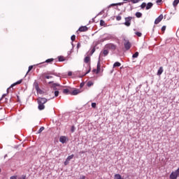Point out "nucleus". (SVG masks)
<instances>
[{
	"instance_id": "1",
	"label": "nucleus",
	"mask_w": 179,
	"mask_h": 179,
	"mask_svg": "<svg viewBox=\"0 0 179 179\" xmlns=\"http://www.w3.org/2000/svg\"><path fill=\"white\" fill-rule=\"evenodd\" d=\"M37 101L38 104V110H44V108H45V106H44V104H45V103L48 101V99H47L46 98L38 97Z\"/></svg>"
},
{
	"instance_id": "2",
	"label": "nucleus",
	"mask_w": 179,
	"mask_h": 179,
	"mask_svg": "<svg viewBox=\"0 0 179 179\" xmlns=\"http://www.w3.org/2000/svg\"><path fill=\"white\" fill-rule=\"evenodd\" d=\"M105 47L107 50H111L112 51H115L117 49V46L113 43H108Z\"/></svg>"
},
{
	"instance_id": "3",
	"label": "nucleus",
	"mask_w": 179,
	"mask_h": 179,
	"mask_svg": "<svg viewBox=\"0 0 179 179\" xmlns=\"http://www.w3.org/2000/svg\"><path fill=\"white\" fill-rule=\"evenodd\" d=\"M22 82H23V80H20L17 81L16 83L12 84L10 85V87L7 89V93H9V90H10V89H12V87H14V86H16V85H20V83H22Z\"/></svg>"
},
{
	"instance_id": "4",
	"label": "nucleus",
	"mask_w": 179,
	"mask_h": 179,
	"mask_svg": "<svg viewBox=\"0 0 179 179\" xmlns=\"http://www.w3.org/2000/svg\"><path fill=\"white\" fill-rule=\"evenodd\" d=\"M131 20H132V17H125V22H124L125 26H127L128 27L129 26H131Z\"/></svg>"
},
{
	"instance_id": "5",
	"label": "nucleus",
	"mask_w": 179,
	"mask_h": 179,
	"mask_svg": "<svg viewBox=\"0 0 179 179\" xmlns=\"http://www.w3.org/2000/svg\"><path fill=\"white\" fill-rule=\"evenodd\" d=\"M163 20V15H160L155 21V24H159Z\"/></svg>"
},
{
	"instance_id": "6",
	"label": "nucleus",
	"mask_w": 179,
	"mask_h": 179,
	"mask_svg": "<svg viewBox=\"0 0 179 179\" xmlns=\"http://www.w3.org/2000/svg\"><path fill=\"white\" fill-rule=\"evenodd\" d=\"M66 141H68V138H66V136H62L59 138V142H61L62 143H66Z\"/></svg>"
},
{
	"instance_id": "7",
	"label": "nucleus",
	"mask_w": 179,
	"mask_h": 179,
	"mask_svg": "<svg viewBox=\"0 0 179 179\" xmlns=\"http://www.w3.org/2000/svg\"><path fill=\"white\" fill-rule=\"evenodd\" d=\"M101 64L100 63V59H99V61H98V63H97L96 74L100 73V71H101Z\"/></svg>"
},
{
	"instance_id": "8",
	"label": "nucleus",
	"mask_w": 179,
	"mask_h": 179,
	"mask_svg": "<svg viewBox=\"0 0 179 179\" xmlns=\"http://www.w3.org/2000/svg\"><path fill=\"white\" fill-rule=\"evenodd\" d=\"M87 30H88V28H87V27H86V26L80 27L78 29V31H80V32L87 31Z\"/></svg>"
},
{
	"instance_id": "9",
	"label": "nucleus",
	"mask_w": 179,
	"mask_h": 179,
	"mask_svg": "<svg viewBox=\"0 0 179 179\" xmlns=\"http://www.w3.org/2000/svg\"><path fill=\"white\" fill-rule=\"evenodd\" d=\"M79 93H80V90H74L73 92H70V94H72V96H76V94H79Z\"/></svg>"
},
{
	"instance_id": "10",
	"label": "nucleus",
	"mask_w": 179,
	"mask_h": 179,
	"mask_svg": "<svg viewBox=\"0 0 179 179\" xmlns=\"http://www.w3.org/2000/svg\"><path fill=\"white\" fill-rule=\"evenodd\" d=\"M124 48L126 50H129V48H131V43H129V41H127L124 43Z\"/></svg>"
},
{
	"instance_id": "11",
	"label": "nucleus",
	"mask_w": 179,
	"mask_h": 179,
	"mask_svg": "<svg viewBox=\"0 0 179 179\" xmlns=\"http://www.w3.org/2000/svg\"><path fill=\"white\" fill-rule=\"evenodd\" d=\"M153 6V3L150 2L148 3V4L146 5L145 8L147 10H149V9H151V8Z\"/></svg>"
},
{
	"instance_id": "12",
	"label": "nucleus",
	"mask_w": 179,
	"mask_h": 179,
	"mask_svg": "<svg viewBox=\"0 0 179 179\" xmlns=\"http://www.w3.org/2000/svg\"><path fill=\"white\" fill-rule=\"evenodd\" d=\"M163 67H159V70H158V71H157V75L158 76H160V75H162V73H163Z\"/></svg>"
},
{
	"instance_id": "13",
	"label": "nucleus",
	"mask_w": 179,
	"mask_h": 179,
	"mask_svg": "<svg viewBox=\"0 0 179 179\" xmlns=\"http://www.w3.org/2000/svg\"><path fill=\"white\" fill-rule=\"evenodd\" d=\"M42 76H43V78L44 79H51V78H52V76H47L46 73H43V74L42 75Z\"/></svg>"
},
{
	"instance_id": "14",
	"label": "nucleus",
	"mask_w": 179,
	"mask_h": 179,
	"mask_svg": "<svg viewBox=\"0 0 179 179\" xmlns=\"http://www.w3.org/2000/svg\"><path fill=\"white\" fill-rule=\"evenodd\" d=\"M34 87H35L36 90L37 89H40V86H39V85H38V82L35 81V82L34 83Z\"/></svg>"
},
{
	"instance_id": "15",
	"label": "nucleus",
	"mask_w": 179,
	"mask_h": 179,
	"mask_svg": "<svg viewBox=\"0 0 179 179\" xmlns=\"http://www.w3.org/2000/svg\"><path fill=\"white\" fill-rule=\"evenodd\" d=\"M84 62H85V64H89V62H90V57L89 56L85 57Z\"/></svg>"
},
{
	"instance_id": "16",
	"label": "nucleus",
	"mask_w": 179,
	"mask_h": 179,
	"mask_svg": "<svg viewBox=\"0 0 179 179\" xmlns=\"http://www.w3.org/2000/svg\"><path fill=\"white\" fill-rule=\"evenodd\" d=\"M64 94H71V92L68 89L63 90Z\"/></svg>"
},
{
	"instance_id": "17",
	"label": "nucleus",
	"mask_w": 179,
	"mask_h": 179,
	"mask_svg": "<svg viewBox=\"0 0 179 179\" xmlns=\"http://www.w3.org/2000/svg\"><path fill=\"white\" fill-rule=\"evenodd\" d=\"M121 5H122V3H112L109 6V8L111 6H121Z\"/></svg>"
},
{
	"instance_id": "18",
	"label": "nucleus",
	"mask_w": 179,
	"mask_h": 179,
	"mask_svg": "<svg viewBox=\"0 0 179 179\" xmlns=\"http://www.w3.org/2000/svg\"><path fill=\"white\" fill-rule=\"evenodd\" d=\"M58 60L59 62H64V61H65V57H64V56H59L58 57Z\"/></svg>"
},
{
	"instance_id": "19",
	"label": "nucleus",
	"mask_w": 179,
	"mask_h": 179,
	"mask_svg": "<svg viewBox=\"0 0 179 179\" xmlns=\"http://www.w3.org/2000/svg\"><path fill=\"white\" fill-rule=\"evenodd\" d=\"M117 67L121 66V63H120L118 62H115V64H113V68H117Z\"/></svg>"
},
{
	"instance_id": "20",
	"label": "nucleus",
	"mask_w": 179,
	"mask_h": 179,
	"mask_svg": "<svg viewBox=\"0 0 179 179\" xmlns=\"http://www.w3.org/2000/svg\"><path fill=\"white\" fill-rule=\"evenodd\" d=\"M36 92L38 93L39 94H44V91L42 90L41 89H40V88H38L36 90Z\"/></svg>"
},
{
	"instance_id": "21",
	"label": "nucleus",
	"mask_w": 179,
	"mask_h": 179,
	"mask_svg": "<svg viewBox=\"0 0 179 179\" xmlns=\"http://www.w3.org/2000/svg\"><path fill=\"white\" fill-rule=\"evenodd\" d=\"M179 3V0H174L173 3V6H174V8H176Z\"/></svg>"
},
{
	"instance_id": "22",
	"label": "nucleus",
	"mask_w": 179,
	"mask_h": 179,
	"mask_svg": "<svg viewBox=\"0 0 179 179\" xmlns=\"http://www.w3.org/2000/svg\"><path fill=\"white\" fill-rule=\"evenodd\" d=\"M73 155H70V156H69L67 158H66V160H67V162H71V160H72V159H73Z\"/></svg>"
},
{
	"instance_id": "23",
	"label": "nucleus",
	"mask_w": 179,
	"mask_h": 179,
	"mask_svg": "<svg viewBox=\"0 0 179 179\" xmlns=\"http://www.w3.org/2000/svg\"><path fill=\"white\" fill-rule=\"evenodd\" d=\"M54 61V59L50 58V59H48L47 60H45V62H46L47 64H51V62H52Z\"/></svg>"
},
{
	"instance_id": "24",
	"label": "nucleus",
	"mask_w": 179,
	"mask_h": 179,
	"mask_svg": "<svg viewBox=\"0 0 179 179\" xmlns=\"http://www.w3.org/2000/svg\"><path fill=\"white\" fill-rule=\"evenodd\" d=\"M52 94H55V97H58V95L59 94V91L52 92Z\"/></svg>"
},
{
	"instance_id": "25",
	"label": "nucleus",
	"mask_w": 179,
	"mask_h": 179,
	"mask_svg": "<svg viewBox=\"0 0 179 179\" xmlns=\"http://www.w3.org/2000/svg\"><path fill=\"white\" fill-rule=\"evenodd\" d=\"M93 85H94V83L92 81H88L87 83V86L88 87H90L91 86H93Z\"/></svg>"
},
{
	"instance_id": "26",
	"label": "nucleus",
	"mask_w": 179,
	"mask_h": 179,
	"mask_svg": "<svg viewBox=\"0 0 179 179\" xmlns=\"http://www.w3.org/2000/svg\"><path fill=\"white\" fill-rule=\"evenodd\" d=\"M115 179H122V177L120 174H115Z\"/></svg>"
},
{
	"instance_id": "27",
	"label": "nucleus",
	"mask_w": 179,
	"mask_h": 179,
	"mask_svg": "<svg viewBox=\"0 0 179 179\" xmlns=\"http://www.w3.org/2000/svg\"><path fill=\"white\" fill-rule=\"evenodd\" d=\"M136 17H142V13H140V12H137V13H136Z\"/></svg>"
},
{
	"instance_id": "28",
	"label": "nucleus",
	"mask_w": 179,
	"mask_h": 179,
	"mask_svg": "<svg viewBox=\"0 0 179 179\" xmlns=\"http://www.w3.org/2000/svg\"><path fill=\"white\" fill-rule=\"evenodd\" d=\"M103 54L104 57L108 55V50H103Z\"/></svg>"
},
{
	"instance_id": "29",
	"label": "nucleus",
	"mask_w": 179,
	"mask_h": 179,
	"mask_svg": "<svg viewBox=\"0 0 179 179\" xmlns=\"http://www.w3.org/2000/svg\"><path fill=\"white\" fill-rule=\"evenodd\" d=\"M139 56V52H136L134 55H133V57L134 58H138V57Z\"/></svg>"
},
{
	"instance_id": "30",
	"label": "nucleus",
	"mask_w": 179,
	"mask_h": 179,
	"mask_svg": "<svg viewBox=\"0 0 179 179\" xmlns=\"http://www.w3.org/2000/svg\"><path fill=\"white\" fill-rule=\"evenodd\" d=\"M44 131V127H41L39 130L38 131V134H41Z\"/></svg>"
},
{
	"instance_id": "31",
	"label": "nucleus",
	"mask_w": 179,
	"mask_h": 179,
	"mask_svg": "<svg viewBox=\"0 0 179 179\" xmlns=\"http://www.w3.org/2000/svg\"><path fill=\"white\" fill-rule=\"evenodd\" d=\"M141 9H145V8H146V3H143L141 5Z\"/></svg>"
},
{
	"instance_id": "32",
	"label": "nucleus",
	"mask_w": 179,
	"mask_h": 179,
	"mask_svg": "<svg viewBox=\"0 0 179 179\" xmlns=\"http://www.w3.org/2000/svg\"><path fill=\"white\" fill-rule=\"evenodd\" d=\"M105 24H106V22H104V20H100V25L101 26H105Z\"/></svg>"
},
{
	"instance_id": "33",
	"label": "nucleus",
	"mask_w": 179,
	"mask_h": 179,
	"mask_svg": "<svg viewBox=\"0 0 179 179\" xmlns=\"http://www.w3.org/2000/svg\"><path fill=\"white\" fill-rule=\"evenodd\" d=\"M71 41H75V40H76V36H75V35H73V36H71Z\"/></svg>"
},
{
	"instance_id": "34",
	"label": "nucleus",
	"mask_w": 179,
	"mask_h": 179,
	"mask_svg": "<svg viewBox=\"0 0 179 179\" xmlns=\"http://www.w3.org/2000/svg\"><path fill=\"white\" fill-rule=\"evenodd\" d=\"M121 19H122V17H121V15H117V16H116V20L120 21V20H121Z\"/></svg>"
},
{
	"instance_id": "35",
	"label": "nucleus",
	"mask_w": 179,
	"mask_h": 179,
	"mask_svg": "<svg viewBox=\"0 0 179 179\" xmlns=\"http://www.w3.org/2000/svg\"><path fill=\"white\" fill-rule=\"evenodd\" d=\"M31 69H33V66H29L27 74H28L29 72H30V71H31Z\"/></svg>"
},
{
	"instance_id": "36",
	"label": "nucleus",
	"mask_w": 179,
	"mask_h": 179,
	"mask_svg": "<svg viewBox=\"0 0 179 179\" xmlns=\"http://www.w3.org/2000/svg\"><path fill=\"white\" fill-rule=\"evenodd\" d=\"M141 0H131L132 3H138Z\"/></svg>"
},
{
	"instance_id": "37",
	"label": "nucleus",
	"mask_w": 179,
	"mask_h": 179,
	"mask_svg": "<svg viewBox=\"0 0 179 179\" xmlns=\"http://www.w3.org/2000/svg\"><path fill=\"white\" fill-rule=\"evenodd\" d=\"M96 52V48H93L92 50H91V55H93V54H94V52Z\"/></svg>"
},
{
	"instance_id": "38",
	"label": "nucleus",
	"mask_w": 179,
	"mask_h": 179,
	"mask_svg": "<svg viewBox=\"0 0 179 179\" xmlns=\"http://www.w3.org/2000/svg\"><path fill=\"white\" fill-rule=\"evenodd\" d=\"M59 84L58 83H53L52 84V87H59Z\"/></svg>"
},
{
	"instance_id": "39",
	"label": "nucleus",
	"mask_w": 179,
	"mask_h": 179,
	"mask_svg": "<svg viewBox=\"0 0 179 179\" xmlns=\"http://www.w3.org/2000/svg\"><path fill=\"white\" fill-rule=\"evenodd\" d=\"M68 164H69V161H68V159H66V161L64 162V166H68Z\"/></svg>"
},
{
	"instance_id": "40",
	"label": "nucleus",
	"mask_w": 179,
	"mask_h": 179,
	"mask_svg": "<svg viewBox=\"0 0 179 179\" xmlns=\"http://www.w3.org/2000/svg\"><path fill=\"white\" fill-rule=\"evenodd\" d=\"M136 34L138 36V37H141L142 36V33L141 32H136Z\"/></svg>"
},
{
	"instance_id": "41",
	"label": "nucleus",
	"mask_w": 179,
	"mask_h": 179,
	"mask_svg": "<svg viewBox=\"0 0 179 179\" xmlns=\"http://www.w3.org/2000/svg\"><path fill=\"white\" fill-rule=\"evenodd\" d=\"M10 179H17V176H13L10 178Z\"/></svg>"
},
{
	"instance_id": "42",
	"label": "nucleus",
	"mask_w": 179,
	"mask_h": 179,
	"mask_svg": "<svg viewBox=\"0 0 179 179\" xmlns=\"http://www.w3.org/2000/svg\"><path fill=\"white\" fill-rule=\"evenodd\" d=\"M75 129H76L75 126H72L71 127V132H75Z\"/></svg>"
},
{
	"instance_id": "43",
	"label": "nucleus",
	"mask_w": 179,
	"mask_h": 179,
	"mask_svg": "<svg viewBox=\"0 0 179 179\" xmlns=\"http://www.w3.org/2000/svg\"><path fill=\"white\" fill-rule=\"evenodd\" d=\"M92 108H96V103H92Z\"/></svg>"
},
{
	"instance_id": "44",
	"label": "nucleus",
	"mask_w": 179,
	"mask_h": 179,
	"mask_svg": "<svg viewBox=\"0 0 179 179\" xmlns=\"http://www.w3.org/2000/svg\"><path fill=\"white\" fill-rule=\"evenodd\" d=\"M166 31V26H163L162 27V31Z\"/></svg>"
},
{
	"instance_id": "45",
	"label": "nucleus",
	"mask_w": 179,
	"mask_h": 179,
	"mask_svg": "<svg viewBox=\"0 0 179 179\" xmlns=\"http://www.w3.org/2000/svg\"><path fill=\"white\" fill-rule=\"evenodd\" d=\"M80 48V43H78L77 44V50H79Z\"/></svg>"
},
{
	"instance_id": "46",
	"label": "nucleus",
	"mask_w": 179,
	"mask_h": 179,
	"mask_svg": "<svg viewBox=\"0 0 179 179\" xmlns=\"http://www.w3.org/2000/svg\"><path fill=\"white\" fill-rule=\"evenodd\" d=\"M68 76H72V71H69Z\"/></svg>"
},
{
	"instance_id": "47",
	"label": "nucleus",
	"mask_w": 179,
	"mask_h": 179,
	"mask_svg": "<svg viewBox=\"0 0 179 179\" xmlns=\"http://www.w3.org/2000/svg\"><path fill=\"white\" fill-rule=\"evenodd\" d=\"M162 1L163 0H157L156 2H157V3H162Z\"/></svg>"
},
{
	"instance_id": "48",
	"label": "nucleus",
	"mask_w": 179,
	"mask_h": 179,
	"mask_svg": "<svg viewBox=\"0 0 179 179\" xmlns=\"http://www.w3.org/2000/svg\"><path fill=\"white\" fill-rule=\"evenodd\" d=\"M80 179H86V176H83L80 177Z\"/></svg>"
},
{
	"instance_id": "49",
	"label": "nucleus",
	"mask_w": 179,
	"mask_h": 179,
	"mask_svg": "<svg viewBox=\"0 0 179 179\" xmlns=\"http://www.w3.org/2000/svg\"><path fill=\"white\" fill-rule=\"evenodd\" d=\"M92 72H95L96 73H97V69H93Z\"/></svg>"
},
{
	"instance_id": "50",
	"label": "nucleus",
	"mask_w": 179,
	"mask_h": 179,
	"mask_svg": "<svg viewBox=\"0 0 179 179\" xmlns=\"http://www.w3.org/2000/svg\"><path fill=\"white\" fill-rule=\"evenodd\" d=\"M83 86H85V84H83V83H81V84L80 85V87H83Z\"/></svg>"
},
{
	"instance_id": "51",
	"label": "nucleus",
	"mask_w": 179,
	"mask_h": 179,
	"mask_svg": "<svg viewBox=\"0 0 179 179\" xmlns=\"http://www.w3.org/2000/svg\"><path fill=\"white\" fill-rule=\"evenodd\" d=\"M90 72V69L86 72L85 75H87Z\"/></svg>"
},
{
	"instance_id": "52",
	"label": "nucleus",
	"mask_w": 179,
	"mask_h": 179,
	"mask_svg": "<svg viewBox=\"0 0 179 179\" xmlns=\"http://www.w3.org/2000/svg\"><path fill=\"white\" fill-rule=\"evenodd\" d=\"M5 96H6V94H3L2 99H3V97H5Z\"/></svg>"
},
{
	"instance_id": "53",
	"label": "nucleus",
	"mask_w": 179,
	"mask_h": 179,
	"mask_svg": "<svg viewBox=\"0 0 179 179\" xmlns=\"http://www.w3.org/2000/svg\"><path fill=\"white\" fill-rule=\"evenodd\" d=\"M48 83H49V85H51V83H54V82H51V81H50V82H49Z\"/></svg>"
},
{
	"instance_id": "54",
	"label": "nucleus",
	"mask_w": 179,
	"mask_h": 179,
	"mask_svg": "<svg viewBox=\"0 0 179 179\" xmlns=\"http://www.w3.org/2000/svg\"><path fill=\"white\" fill-rule=\"evenodd\" d=\"M50 99H54V96L52 98H50Z\"/></svg>"
},
{
	"instance_id": "55",
	"label": "nucleus",
	"mask_w": 179,
	"mask_h": 179,
	"mask_svg": "<svg viewBox=\"0 0 179 179\" xmlns=\"http://www.w3.org/2000/svg\"><path fill=\"white\" fill-rule=\"evenodd\" d=\"M0 172H1V169H0Z\"/></svg>"
}]
</instances>
